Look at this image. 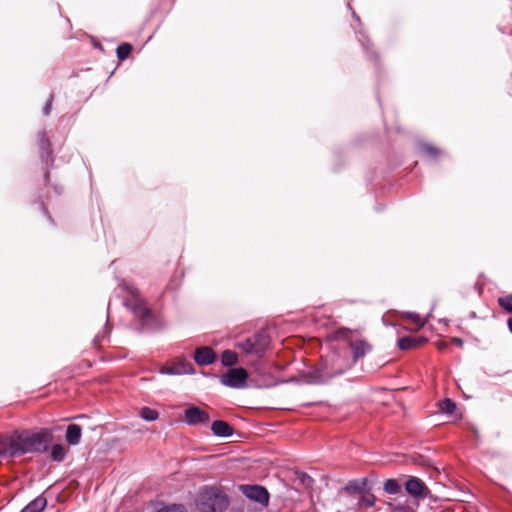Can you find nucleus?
<instances>
[{
	"instance_id": "nucleus-20",
	"label": "nucleus",
	"mask_w": 512,
	"mask_h": 512,
	"mask_svg": "<svg viewBox=\"0 0 512 512\" xmlns=\"http://www.w3.org/2000/svg\"><path fill=\"white\" fill-rule=\"evenodd\" d=\"M176 369L179 370L178 375L194 374L195 369L190 361L181 360L175 363Z\"/></svg>"
},
{
	"instance_id": "nucleus-22",
	"label": "nucleus",
	"mask_w": 512,
	"mask_h": 512,
	"mask_svg": "<svg viewBox=\"0 0 512 512\" xmlns=\"http://www.w3.org/2000/svg\"><path fill=\"white\" fill-rule=\"evenodd\" d=\"M439 409L442 413L451 415L456 409V403L452 399L446 398L440 402Z\"/></svg>"
},
{
	"instance_id": "nucleus-14",
	"label": "nucleus",
	"mask_w": 512,
	"mask_h": 512,
	"mask_svg": "<svg viewBox=\"0 0 512 512\" xmlns=\"http://www.w3.org/2000/svg\"><path fill=\"white\" fill-rule=\"evenodd\" d=\"M427 342L425 337L419 336H404L399 338L398 347L401 350H410L413 348H417Z\"/></svg>"
},
{
	"instance_id": "nucleus-17",
	"label": "nucleus",
	"mask_w": 512,
	"mask_h": 512,
	"mask_svg": "<svg viewBox=\"0 0 512 512\" xmlns=\"http://www.w3.org/2000/svg\"><path fill=\"white\" fill-rule=\"evenodd\" d=\"M367 486V479L362 478L359 480H351L344 487V491L347 493H362L365 491Z\"/></svg>"
},
{
	"instance_id": "nucleus-37",
	"label": "nucleus",
	"mask_w": 512,
	"mask_h": 512,
	"mask_svg": "<svg viewBox=\"0 0 512 512\" xmlns=\"http://www.w3.org/2000/svg\"><path fill=\"white\" fill-rule=\"evenodd\" d=\"M49 177H50V173H49V171H46L44 174V181L46 184L49 183Z\"/></svg>"
},
{
	"instance_id": "nucleus-12",
	"label": "nucleus",
	"mask_w": 512,
	"mask_h": 512,
	"mask_svg": "<svg viewBox=\"0 0 512 512\" xmlns=\"http://www.w3.org/2000/svg\"><path fill=\"white\" fill-rule=\"evenodd\" d=\"M406 492L415 498H425L427 487L425 483L416 477L409 478L405 483Z\"/></svg>"
},
{
	"instance_id": "nucleus-29",
	"label": "nucleus",
	"mask_w": 512,
	"mask_h": 512,
	"mask_svg": "<svg viewBox=\"0 0 512 512\" xmlns=\"http://www.w3.org/2000/svg\"><path fill=\"white\" fill-rule=\"evenodd\" d=\"M406 316L407 318L411 319L418 327H423L425 325V320L421 318L417 313L408 312Z\"/></svg>"
},
{
	"instance_id": "nucleus-13",
	"label": "nucleus",
	"mask_w": 512,
	"mask_h": 512,
	"mask_svg": "<svg viewBox=\"0 0 512 512\" xmlns=\"http://www.w3.org/2000/svg\"><path fill=\"white\" fill-rule=\"evenodd\" d=\"M211 430L216 437L220 438L231 437L234 433L233 427L228 422L223 420L213 421L211 425Z\"/></svg>"
},
{
	"instance_id": "nucleus-32",
	"label": "nucleus",
	"mask_w": 512,
	"mask_h": 512,
	"mask_svg": "<svg viewBox=\"0 0 512 512\" xmlns=\"http://www.w3.org/2000/svg\"><path fill=\"white\" fill-rule=\"evenodd\" d=\"M300 480L304 485H311L314 481L313 478L306 473H302Z\"/></svg>"
},
{
	"instance_id": "nucleus-10",
	"label": "nucleus",
	"mask_w": 512,
	"mask_h": 512,
	"mask_svg": "<svg viewBox=\"0 0 512 512\" xmlns=\"http://www.w3.org/2000/svg\"><path fill=\"white\" fill-rule=\"evenodd\" d=\"M38 145L40 149V158L42 162H44L46 165L48 163H53V155H52V148H51V142L47 136L46 131H41L38 134Z\"/></svg>"
},
{
	"instance_id": "nucleus-27",
	"label": "nucleus",
	"mask_w": 512,
	"mask_h": 512,
	"mask_svg": "<svg viewBox=\"0 0 512 512\" xmlns=\"http://www.w3.org/2000/svg\"><path fill=\"white\" fill-rule=\"evenodd\" d=\"M376 498L373 494L362 495L359 499V506L364 508H371L375 505Z\"/></svg>"
},
{
	"instance_id": "nucleus-40",
	"label": "nucleus",
	"mask_w": 512,
	"mask_h": 512,
	"mask_svg": "<svg viewBox=\"0 0 512 512\" xmlns=\"http://www.w3.org/2000/svg\"><path fill=\"white\" fill-rule=\"evenodd\" d=\"M371 55H372V57L376 58V54L372 51H371Z\"/></svg>"
},
{
	"instance_id": "nucleus-4",
	"label": "nucleus",
	"mask_w": 512,
	"mask_h": 512,
	"mask_svg": "<svg viewBox=\"0 0 512 512\" xmlns=\"http://www.w3.org/2000/svg\"><path fill=\"white\" fill-rule=\"evenodd\" d=\"M269 345L270 336L265 330H259L243 341L237 342L236 347L247 355L262 358L268 350Z\"/></svg>"
},
{
	"instance_id": "nucleus-1",
	"label": "nucleus",
	"mask_w": 512,
	"mask_h": 512,
	"mask_svg": "<svg viewBox=\"0 0 512 512\" xmlns=\"http://www.w3.org/2000/svg\"><path fill=\"white\" fill-rule=\"evenodd\" d=\"M53 431L41 428L38 431L15 429L0 434V460H12L26 454H42L52 443Z\"/></svg>"
},
{
	"instance_id": "nucleus-28",
	"label": "nucleus",
	"mask_w": 512,
	"mask_h": 512,
	"mask_svg": "<svg viewBox=\"0 0 512 512\" xmlns=\"http://www.w3.org/2000/svg\"><path fill=\"white\" fill-rule=\"evenodd\" d=\"M156 512H186V509L181 504L164 505Z\"/></svg>"
},
{
	"instance_id": "nucleus-3",
	"label": "nucleus",
	"mask_w": 512,
	"mask_h": 512,
	"mask_svg": "<svg viewBox=\"0 0 512 512\" xmlns=\"http://www.w3.org/2000/svg\"><path fill=\"white\" fill-rule=\"evenodd\" d=\"M228 505V496L215 486H204L196 499V507L200 512H223Z\"/></svg>"
},
{
	"instance_id": "nucleus-26",
	"label": "nucleus",
	"mask_w": 512,
	"mask_h": 512,
	"mask_svg": "<svg viewBox=\"0 0 512 512\" xmlns=\"http://www.w3.org/2000/svg\"><path fill=\"white\" fill-rule=\"evenodd\" d=\"M498 304L507 313H512V294L499 297Z\"/></svg>"
},
{
	"instance_id": "nucleus-35",
	"label": "nucleus",
	"mask_w": 512,
	"mask_h": 512,
	"mask_svg": "<svg viewBox=\"0 0 512 512\" xmlns=\"http://www.w3.org/2000/svg\"><path fill=\"white\" fill-rule=\"evenodd\" d=\"M352 17L358 22L359 25H361L360 17L353 10H352Z\"/></svg>"
},
{
	"instance_id": "nucleus-23",
	"label": "nucleus",
	"mask_w": 512,
	"mask_h": 512,
	"mask_svg": "<svg viewBox=\"0 0 512 512\" xmlns=\"http://www.w3.org/2000/svg\"><path fill=\"white\" fill-rule=\"evenodd\" d=\"M140 416L145 421H155L159 417V413L157 410L152 409L150 407H143L140 411Z\"/></svg>"
},
{
	"instance_id": "nucleus-16",
	"label": "nucleus",
	"mask_w": 512,
	"mask_h": 512,
	"mask_svg": "<svg viewBox=\"0 0 512 512\" xmlns=\"http://www.w3.org/2000/svg\"><path fill=\"white\" fill-rule=\"evenodd\" d=\"M47 505V499L40 495L30 501L20 512H43Z\"/></svg>"
},
{
	"instance_id": "nucleus-30",
	"label": "nucleus",
	"mask_w": 512,
	"mask_h": 512,
	"mask_svg": "<svg viewBox=\"0 0 512 512\" xmlns=\"http://www.w3.org/2000/svg\"><path fill=\"white\" fill-rule=\"evenodd\" d=\"M161 374L178 375L179 370L176 369L175 363L172 366L163 367L160 370Z\"/></svg>"
},
{
	"instance_id": "nucleus-11",
	"label": "nucleus",
	"mask_w": 512,
	"mask_h": 512,
	"mask_svg": "<svg viewBox=\"0 0 512 512\" xmlns=\"http://www.w3.org/2000/svg\"><path fill=\"white\" fill-rule=\"evenodd\" d=\"M216 360L215 351L208 346L196 348L194 352V361L200 366H207Z\"/></svg>"
},
{
	"instance_id": "nucleus-39",
	"label": "nucleus",
	"mask_w": 512,
	"mask_h": 512,
	"mask_svg": "<svg viewBox=\"0 0 512 512\" xmlns=\"http://www.w3.org/2000/svg\"><path fill=\"white\" fill-rule=\"evenodd\" d=\"M455 341L457 342V344H462V340L461 339H455Z\"/></svg>"
},
{
	"instance_id": "nucleus-6",
	"label": "nucleus",
	"mask_w": 512,
	"mask_h": 512,
	"mask_svg": "<svg viewBox=\"0 0 512 512\" xmlns=\"http://www.w3.org/2000/svg\"><path fill=\"white\" fill-rule=\"evenodd\" d=\"M342 370L329 372L326 368H315L303 371L302 379L307 384H324L331 378L341 375Z\"/></svg>"
},
{
	"instance_id": "nucleus-2",
	"label": "nucleus",
	"mask_w": 512,
	"mask_h": 512,
	"mask_svg": "<svg viewBox=\"0 0 512 512\" xmlns=\"http://www.w3.org/2000/svg\"><path fill=\"white\" fill-rule=\"evenodd\" d=\"M122 289L128 294L124 299V305L127 306L133 314L139 319L143 331H159L165 328L164 321L153 315L143 299L140 297L139 290L133 285L122 281Z\"/></svg>"
},
{
	"instance_id": "nucleus-38",
	"label": "nucleus",
	"mask_w": 512,
	"mask_h": 512,
	"mask_svg": "<svg viewBox=\"0 0 512 512\" xmlns=\"http://www.w3.org/2000/svg\"><path fill=\"white\" fill-rule=\"evenodd\" d=\"M54 190H55L57 193H59V194L61 193V188H59L58 186H55V187H54Z\"/></svg>"
},
{
	"instance_id": "nucleus-24",
	"label": "nucleus",
	"mask_w": 512,
	"mask_h": 512,
	"mask_svg": "<svg viewBox=\"0 0 512 512\" xmlns=\"http://www.w3.org/2000/svg\"><path fill=\"white\" fill-rule=\"evenodd\" d=\"M132 51V45L129 43H122L116 49V54L119 60H125Z\"/></svg>"
},
{
	"instance_id": "nucleus-9",
	"label": "nucleus",
	"mask_w": 512,
	"mask_h": 512,
	"mask_svg": "<svg viewBox=\"0 0 512 512\" xmlns=\"http://www.w3.org/2000/svg\"><path fill=\"white\" fill-rule=\"evenodd\" d=\"M209 420V413L197 406L192 405L184 410V421L189 426L205 425Z\"/></svg>"
},
{
	"instance_id": "nucleus-15",
	"label": "nucleus",
	"mask_w": 512,
	"mask_h": 512,
	"mask_svg": "<svg viewBox=\"0 0 512 512\" xmlns=\"http://www.w3.org/2000/svg\"><path fill=\"white\" fill-rule=\"evenodd\" d=\"M82 436V428L77 424H70L66 428L65 440L71 446H76L80 443Z\"/></svg>"
},
{
	"instance_id": "nucleus-5",
	"label": "nucleus",
	"mask_w": 512,
	"mask_h": 512,
	"mask_svg": "<svg viewBox=\"0 0 512 512\" xmlns=\"http://www.w3.org/2000/svg\"><path fill=\"white\" fill-rule=\"evenodd\" d=\"M353 335L354 334L351 330L345 328H341L336 332V337L338 339L349 343V348L352 352V360L354 363H357L372 351L373 346L365 339L355 340Z\"/></svg>"
},
{
	"instance_id": "nucleus-34",
	"label": "nucleus",
	"mask_w": 512,
	"mask_h": 512,
	"mask_svg": "<svg viewBox=\"0 0 512 512\" xmlns=\"http://www.w3.org/2000/svg\"><path fill=\"white\" fill-rule=\"evenodd\" d=\"M42 210L43 212L48 216V219L53 223V219L52 217L49 215L48 211H47V208L44 204H42Z\"/></svg>"
},
{
	"instance_id": "nucleus-31",
	"label": "nucleus",
	"mask_w": 512,
	"mask_h": 512,
	"mask_svg": "<svg viewBox=\"0 0 512 512\" xmlns=\"http://www.w3.org/2000/svg\"><path fill=\"white\" fill-rule=\"evenodd\" d=\"M54 100V95L51 94L49 99L47 100L45 106L43 107V114L45 116L49 115L50 114V111H51V108H52V102Z\"/></svg>"
},
{
	"instance_id": "nucleus-7",
	"label": "nucleus",
	"mask_w": 512,
	"mask_h": 512,
	"mask_svg": "<svg viewBox=\"0 0 512 512\" xmlns=\"http://www.w3.org/2000/svg\"><path fill=\"white\" fill-rule=\"evenodd\" d=\"M248 373L244 368H231L220 378V382L231 388H243L246 386Z\"/></svg>"
},
{
	"instance_id": "nucleus-8",
	"label": "nucleus",
	"mask_w": 512,
	"mask_h": 512,
	"mask_svg": "<svg viewBox=\"0 0 512 512\" xmlns=\"http://www.w3.org/2000/svg\"><path fill=\"white\" fill-rule=\"evenodd\" d=\"M239 489L248 499L255 501L263 506L268 505L269 492L265 487L257 484H243L239 486Z\"/></svg>"
},
{
	"instance_id": "nucleus-25",
	"label": "nucleus",
	"mask_w": 512,
	"mask_h": 512,
	"mask_svg": "<svg viewBox=\"0 0 512 512\" xmlns=\"http://www.w3.org/2000/svg\"><path fill=\"white\" fill-rule=\"evenodd\" d=\"M420 149L422 153L433 159H436L441 154V151L438 148L428 143L421 144Z\"/></svg>"
},
{
	"instance_id": "nucleus-19",
	"label": "nucleus",
	"mask_w": 512,
	"mask_h": 512,
	"mask_svg": "<svg viewBox=\"0 0 512 512\" xmlns=\"http://www.w3.org/2000/svg\"><path fill=\"white\" fill-rule=\"evenodd\" d=\"M51 459L55 462H62L66 458V450L61 444H53L51 446Z\"/></svg>"
},
{
	"instance_id": "nucleus-33",
	"label": "nucleus",
	"mask_w": 512,
	"mask_h": 512,
	"mask_svg": "<svg viewBox=\"0 0 512 512\" xmlns=\"http://www.w3.org/2000/svg\"><path fill=\"white\" fill-rule=\"evenodd\" d=\"M361 45L363 46L364 50L366 51L367 54H370V41L368 38H365L364 40L360 39L359 40Z\"/></svg>"
},
{
	"instance_id": "nucleus-36",
	"label": "nucleus",
	"mask_w": 512,
	"mask_h": 512,
	"mask_svg": "<svg viewBox=\"0 0 512 512\" xmlns=\"http://www.w3.org/2000/svg\"><path fill=\"white\" fill-rule=\"evenodd\" d=\"M507 326H508L510 333L512 334V317L508 318Z\"/></svg>"
},
{
	"instance_id": "nucleus-21",
	"label": "nucleus",
	"mask_w": 512,
	"mask_h": 512,
	"mask_svg": "<svg viewBox=\"0 0 512 512\" xmlns=\"http://www.w3.org/2000/svg\"><path fill=\"white\" fill-rule=\"evenodd\" d=\"M383 490L387 494L395 495L401 491V486L396 479H388L384 483Z\"/></svg>"
},
{
	"instance_id": "nucleus-18",
	"label": "nucleus",
	"mask_w": 512,
	"mask_h": 512,
	"mask_svg": "<svg viewBox=\"0 0 512 512\" xmlns=\"http://www.w3.org/2000/svg\"><path fill=\"white\" fill-rule=\"evenodd\" d=\"M238 362V355L232 350H224L221 354V363L225 367H231Z\"/></svg>"
}]
</instances>
